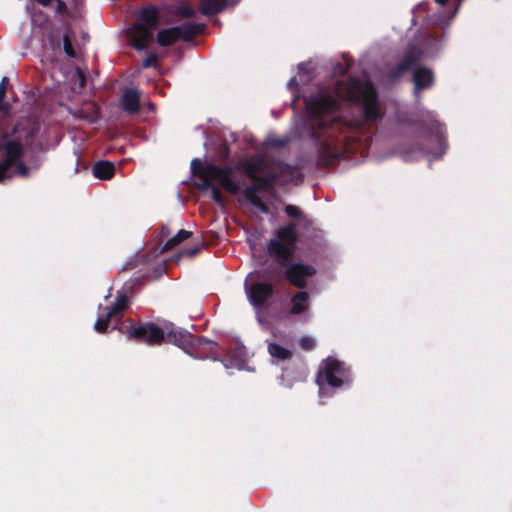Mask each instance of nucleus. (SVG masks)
<instances>
[{
  "mask_svg": "<svg viewBox=\"0 0 512 512\" xmlns=\"http://www.w3.org/2000/svg\"><path fill=\"white\" fill-rule=\"evenodd\" d=\"M360 106L364 121L374 124L383 118L376 88L370 81L350 77L347 81H337L334 94L320 91L306 101L309 116L310 135L318 141L317 164L322 167L334 165L345 152V133L349 125L336 115L341 102Z\"/></svg>",
  "mask_w": 512,
  "mask_h": 512,
  "instance_id": "1",
  "label": "nucleus"
},
{
  "mask_svg": "<svg viewBox=\"0 0 512 512\" xmlns=\"http://www.w3.org/2000/svg\"><path fill=\"white\" fill-rule=\"evenodd\" d=\"M191 172L201 180L196 183V187L202 191L210 189L212 200L221 206L225 204V198L214 182H218L224 190L232 195H237L240 192L238 184L232 178L233 168L231 166L221 167L214 163H202L198 158H194L191 161Z\"/></svg>",
  "mask_w": 512,
  "mask_h": 512,
  "instance_id": "2",
  "label": "nucleus"
},
{
  "mask_svg": "<svg viewBox=\"0 0 512 512\" xmlns=\"http://www.w3.org/2000/svg\"><path fill=\"white\" fill-rule=\"evenodd\" d=\"M297 225L294 222L280 227L276 231V239H270L267 243V251L279 265H285L292 259L295 252L298 235Z\"/></svg>",
  "mask_w": 512,
  "mask_h": 512,
  "instance_id": "3",
  "label": "nucleus"
},
{
  "mask_svg": "<svg viewBox=\"0 0 512 512\" xmlns=\"http://www.w3.org/2000/svg\"><path fill=\"white\" fill-rule=\"evenodd\" d=\"M316 382L320 391L323 390L324 385L333 389L349 386L352 382L351 369L344 362L334 357H327L319 367Z\"/></svg>",
  "mask_w": 512,
  "mask_h": 512,
  "instance_id": "4",
  "label": "nucleus"
},
{
  "mask_svg": "<svg viewBox=\"0 0 512 512\" xmlns=\"http://www.w3.org/2000/svg\"><path fill=\"white\" fill-rule=\"evenodd\" d=\"M120 330L126 334L129 340L145 343L149 346H159L166 339L164 324L159 326L154 322H143L137 325L132 319H128Z\"/></svg>",
  "mask_w": 512,
  "mask_h": 512,
  "instance_id": "5",
  "label": "nucleus"
},
{
  "mask_svg": "<svg viewBox=\"0 0 512 512\" xmlns=\"http://www.w3.org/2000/svg\"><path fill=\"white\" fill-rule=\"evenodd\" d=\"M180 243V240L175 235L174 237L170 238L165 242V244L161 247L159 252H157V250L155 249L149 252L148 254H136L133 257H131L120 269V272L138 269V272H140L141 274L135 278V281L136 283H142L146 278L149 277L148 267L150 265L151 260L156 258L158 254L165 253L173 249Z\"/></svg>",
  "mask_w": 512,
  "mask_h": 512,
  "instance_id": "6",
  "label": "nucleus"
},
{
  "mask_svg": "<svg viewBox=\"0 0 512 512\" xmlns=\"http://www.w3.org/2000/svg\"><path fill=\"white\" fill-rule=\"evenodd\" d=\"M8 122L0 123V137L6 140L14 137L13 140L19 141L23 146L31 147L35 137L40 131V124L29 118H22L13 126L11 131L5 129Z\"/></svg>",
  "mask_w": 512,
  "mask_h": 512,
  "instance_id": "7",
  "label": "nucleus"
},
{
  "mask_svg": "<svg viewBox=\"0 0 512 512\" xmlns=\"http://www.w3.org/2000/svg\"><path fill=\"white\" fill-rule=\"evenodd\" d=\"M0 149L3 150L4 159L0 161V183L11 178L9 170L20 161L24 155V146L19 141L13 139L3 140Z\"/></svg>",
  "mask_w": 512,
  "mask_h": 512,
  "instance_id": "8",
  "label": "nucleus"
},
{
  "mask_svg": "<svg viewBox=\"0 0 512 512\" xmlns=\"http://www.w3.org/2000/svg\"><path fill=\"white\" fill-rule=\"evenodd\" d=\"M280 266L285 267L284 276L286 280L298 289H305L307 287V280L317 273L313 265L291 262V260H288V263L285 265Z\"/></svg>",
  "mask_w": 512,
  "mask_h": 512,
  "instance_id": "9",
  "label": "nucleus"
},
{
  "mask_svg": "<svg viewBox=\"0 0 512 512\" xmlns=\"http://www.w3.org/2000/svg\"><path fill=\"white\" fill-rule=\"evenodd\" d=\"M165 341L172 343L184 351H189L200 345L201 338L185 329L175 326L171 322H164Z\"/></svg>",
  "mask_w": 512,
  "mask_h": 512,
  "instance_id": "10",
  "label": "nucleus"
},
{
  "mask_svg": "<svg viewBox=\"0 0 512 512\" xmlns=\"http://www.w3.org/2000/svg\"><path fill=\"white\" fill-rule=\"evenodd\" d=\"M308 371L302 358H297L282 368L281 380L283 384L291 388L294 383L306 380Z\"/></svg>",
  "mask_w": 512,
  "mask_h": 512,
  "instance_id": "11",
  "label": "nucleus"
},
{
  "mask_svg": "<svg viewBox=\"0 0 512 512\" xmlns=\"http://www.w3.org/2000/svg\"><path fill=\"white\" fill-rule=\"evenodd\" d=\"M274 294V286L268 282H255L247 290V297L254 308L263 307Z\"/></svg>",
  "mask_w": 512,
  "mask_h": 512,
  "instance_id": "12",
  "label": "nucleus"
},
{
  "mask_svg": "<svg viewBox=\"0 0 512 512\" xmlns=\"http://www.w3.org/2000/svg\"><path fill=\"white\" fill-rule=\"evenodd\" d=\"M248 355L246 347L243 344L237 343L230 347L220 359L221 363L226 369L243 370L247 365Z\"/></svg>",
  "mask_w": 512,
  "mask_h": 512,
  "instance_id": "13",
  "label": "nucleus"
},
{
  "mask_svg": "<svg viewBox=\"0 0 512 512\" xmlns=\"http://www.w3.org/2000/svg\"><path fill=\"white\" fill-rule=\"evenodd\" d=\"M128 35L131 46L137 51L146 49L153 40L152 32L141 24H133L128 30Z\"/></svg>",
  "mask_w": 512,
  "mask_h": 512,
  "instance_id": "14",
  "label": "nucleus"
},
{
  "mask_svg": "<svg viewBox=\"0 0 512 512\" xmlns=\"http://www.w3.org/2000/svg\"><path fill=\"white\" fill-rule=\"evenodd\" d=\"M277 180L278 174L275 172H269L266 175L258 174L252 184L242 190V194H259L261 191H273Z\"/></svg>",
  "mask_w": 512,
  "mask_h": 512,
  "instance_id": "15",
  "label": "nucleus"
},
{
  "mask_svg": "<svg viewBox=\"0 0 512 512\" xmlns=\"http://www.w3.org/2000/svg\"><path fill=\"white\" fill-rule=\"evenodd\" d=\"M435 82V75L432 69L419 66L413 72L414 92L431 88Z\"/></svg>",
  "mask_w": 512,
  "mask_h": 512,
  "instance_id": "16",
  "label": "nucleus"
},
{
  "mask_svg": "<svg viewBox=\"0 0 512 512\" xmlns=\"http://www.w3.org/2000/svg\"><path fill=\"white\" fill-rule=\"evenodd\" d=\"M159 21V9L154 5H150L141 8L138 14V21H136L134 24H141L144 27H147L150 32H152L158 27Z\"/></svg>",
  "mask_w": 512,
  "mask_h": 512,
  "instance_id": "17",
  "label": "nucleus"
},
{
  "mask_svg": "<svg viewBox=\"0 0 512 512\" xmlns=\"http://www.w3.org/2000/svg\"><path fill=\"white\" fill-rule=\"evenodd\" d=\"M120 106L128 114H136L140 109V93L135 88L126 90L121 99Z\"/></svg>",
  "mask_w": 512,
  "mask_h": 512,
  "instance_id": "18",
  "label": "nucleus"
},
{
  "mask_svg": "<svg viewBox=\"0 0 512 512\" xmlns=\"http://www.w3.org/2000/svg\"><path fill=\"white\" fill-rule=\"evenodd\" d=\"M175 28H178L179 39L190 42L205 30L206 25L204 23L184 22L179 26H175Z\"/></svg>",
  "mask_w": 512,
  "mask_h": 512,
  "instance_id": "19",
  "label": "nucleus"
},
{
  "mask_svg": "<svg viewBox=\"0 0 512 512\" xmlns=\"http://www.w3.org/2000/svg\"><path fill=\"white\" fill-rule=\"evenodd\" d=\"M309 299V294L305 291L295 293L291 297V308L289 313L291 315H300L306 312L310 307Z\"/></svg>",
  "mask_w": 512,
  "mask_h": 512,
  "instance_id": "20",
  "label": "nucleus"
},
{
  "mask_svg": "<svg viewBox=\"0 0 512 512\" xmlns=\"http://www.w3.org/2000/svg\"><path fill=\"white\" fill-rule=\"evenodd\" d=\"M228 0H200L199 11L205 16L221 13L227 6Z\"/></svg>",
  "mask_w": 512,
  "mask_h": 512,
  "instance_id": "21",
  "label": "nucleus"
},
{
  "mask_svg": "<svg viewBox=\"0 0 512 512\" xmlns=\"http://www.w3.org/2000/svg\"><path fill=\"white\" fill-rule=\"evenodd\" d=\"M69 112L75 119L85 120L90 124L99 120V107L95 103H91L87 109H71Z\"/></svg>",
  "mask_w": 512,
  "mask_h": 512,
  "instance_id": "22",
  "label": "nucleus"
},
{
  "mask_svg": "<svg viewBox=\"0 0 512 512\" xmlns=\"http://www.w3.org/2000/svg\"><path fill=\"white\" fill-rule=\"evenodd\" d=\"M93 176L100 180H109L115 175V165L107 160L96 162L92 169Z\"/></svg>",
  "mask_w": 512,
  "mask_h": 512,
  "instance_id": "23",
  "label": "nucleus"
},
{
  "mask_svg": "<svg viewBox=\"0 0 512 512\" xmlns=\"http://www.w3.org/2000/svg\"><path fill=\"white\" fill-rule=\"evenodd\" d=\"M423 57L421 48L412 45L403 54L400 63L409 71L412 66L418 63Z\"/></svg>",
  "mask_w": 512,
  "mask_h": 512,
  "instance_id": "24",
  "label": "nucleus"
},
{
  "mask_svg": "<svg viewBox=\"0 0 512 512\" xmlns=\"http://www.w3.org/2000/svg\"><path fill=\"white\" fill-rule=\"evenodd\" d=\"M178 28L170 27L162 29L157 33L156 40L161 47H169L179 40Z\"/></svg>",
  "mask_w": 512,
  "mask_h": 512,
  "instance_id": "25",
  "label": "nucleus"
},
{
  "mask_svg": "<svg viewBox=\"0 0 512 512\" xmlns=\"http://www.w3.org/2000/svg\"><path fill=\"white\" fill-rule=\"evenodd\" d=\"M429 134L435 138L440 149L439 154H443L447 148L445 126L438 121H435L431 125Z\"/></svg>",
  "mask_w": 512,
  "mask_h": 512,
  "instance_id": "26",
  "label": "nucleus"
},
{
  "mask_svg": "<svg viewBox=\"0 0 512 512\" xmlns=\"http://www.w3.org/2000/svg\"><path fill=\"white\" fill-rule=\"evenodd\" d=\"M129 303L128 297L125 293H119L116 297V301L111 305V307L107 308L110 311V314H113L117 317V320L121 319L123 316L124 310L127 308Z\"/></svg>",
  "mask_w": 512,
  "mask_h": 512,
  "instance_id": "27",
  "label": "nucleus"
},
{
  "mask_svg": "<svg viewBox=\"0 0 512 512\" xmlns=\"http://www.w3.org/2000/svg\"><path fill=\"white\" fill-rule=\"evenodd\" d=\"M268 353L271 357L281 361L290 360L293 356V352L291 350L277 343L268 344Z\"/></svg>",
  "mask_w": 512,
  "mask_h": 512,
  "instance_id": "28",
  "label": "nucleus"
},
{
  "mask_svg": "<svg viewBox=\"0 0 512 512\" xmlns=\"http://www.w3.org/2000/svg\"><path fill=\"white\" fill-rule=\"evenodd\" d=\"M113 320H117V317L110 314V311L107 310L105 315L98 317L94 324V328L98 333H107L108 327Z\"/></svg>",
  "mask_w": 512,
  "mask_h": 512,
  "instance_id": "29",
  "label": "nucleus"
},
{
  "mask_svg": "<svg viewBox=\"0 0 512 512\" xmlns=\"http://www.w3.org/2000/svg\"><path fill=\"white\" fill-rule=\"evenodd\" d=\"M244 199L249 202L253 207L261 211L263 214L269 213V207L261 199L259 194H242Z\"/></svg>",
  "mask_w": 512,
  "mask_h": 512,
  "instance_id": "30",
  "label": "nucleus"
},
{
  "mask_svg": "<svg viewBox=\"0 0 512 512\" xmlns=\"http://www.w3.org/2000/svg\"><path fill=\"white\" fill-rule=\"evenodd\" d=\"M406 72H408V70L399 62L397 65L388 69L385 76L390 83H396Z\"/></svg>",
  "mask_w": 512,
  "mask_h": 512,
  "instance_id": "31",
  "label": "nucleus"
},
{
  "mask_svg": "<svg viewBox=\"0 0 512 512\" xmlns=\"http://www.w3.org/2000/svg\"><path fill=\"white\" fill-rule=\"evenodd\" d=\"M290 142L288 137H276V136H268L264 141V146L268 149H279L283 148Z\"/></svg>",
  "mask_w": 512,
  "mask_h": 512,
  "instance_id": "32",
  "label": "nucleus"
},
{
  "mask_svg": "<svg viewBox=\"0 0 512 512\" xmlns=\"http://www.w3.org/2000/svg\"><path fill=\"white\" fill-rule=\"evenodd\" d=\"M6 94L3 89H0V123L10 121V105L5 102Z\"/></svg>",
  "mask_w": 512,
  "mask_h": 512,
  "instance_id": "33",
  "label": "nucleus"
},
{
  "mask_svg": "<svg viewBox=\"0 0 512 512\" xmlns=\"http://www.w3.org/2000/svg\"><path fill=\"white\" fill-rule=\"evenodd\" d=\"M175 13L183 19L194 18L196 15V11L185 2L176 7Z\"/></svg>",
  "mask_w": 512,
  "mask_h": 512,
  "instance_id": "34",
  "label": "nucleus"
},
{
  "mask_svg": "<svg viewBox=\"0 0 512 512\" xmlns=\"http://www.w3.org/2000/svg\"><path fill=\"white\" fill-rule=\"evenodd\" d=\"M261 168V162H249L244 169V173L247 178L253 182V180L258 176V172Z\"/></svg>",
  "mask_w": 512,
  "mask_h": 512,
  "instance_id": "35",
  "label": "nucleus"
},
{
  "mask_svg": "<svg viewBox=\"0 0 512 512\" xmlns=\"http://www.w3.org/2000/svg\"><path fill=\"white\" fill-rule=\"evenodd\" d=\"M63 49H64V52L67 56H69L70 58H76L77 54H76V50L74 49V47L72 46V43H71V31H67L66 33H64L63 35Z\"/></svg>",
  "mask_w": 512,
  "mask_h": 512,
  "instance_id": "36",
  "label": "nucleus"
},
{
  "mask_svg": "<svg viewBox=\"0 0 512 512\" xmlns=\"http://www.w3.org/2000/svg\"><path fill=\"white\" fill-rule=\"evenodd\" d=\"M55 14L61 19L69 15V9L64 0H55Z\"/></svg>",
  "mask_w": 512,
  "mask_h": 512,
  "instance_id": "37",
  "label": "nucleus"
},
{
  "mask_svg": "<svg viewBox=\"0 0 512 512\" xmlns=\"http://www.w3.org/2000/svg\"><path fill=\"white\" fill-rule=\"evenodd\" d=\"M205 243L204 242H200L198 243L197 245L193 246V247H190V248H187V249H183L181 254L182 255H186L190 258L192 257H195L196 255L199 254V252L205 247Z\"/></svg>",
  "mask_w": 512,
  "mask_h": 512,
  "instance_id": "38",
  "label": "nucleus"
},
{
  "mask_svg": "<svg viewBox=\"0 0 512 512\" xmlns=\"http://www.w3.org/2000/svg\"><path fill=\"white\" fill-rule=\"evenodd\" d=\"M299 345H300L301 349H303L305 351H311V350H313L315 348L316 343H315V340L312 337L303 336L299 340Z\"/></svg>",
  "mask_w": 512,
  "mask_h": 512,
  "instance_id": "39",
  "label": "nucleus"
},
{
  "mask_svg": "<svg viewBox=\"0 0 512 512\" xmlns=\"http://www.w3.org/2000/svg\"><path fill=\"white\" fill-rule=\"evenodd\" d=\"M284 211L289 217L296 218V219H299L302 217V212L297 206L288 204L285 206Z\"/></svg>",
  "mask_w": 512,
  "mask_h": 512,
  "instance_id": "40",
  "label": "nucleus"
},
{
  "mask_svg": "<svg viewBox=\"0 0 512 512\" xmlns=\"http://www.w3.org/2000/svg\"><path fill=\"white\" fill-rule=\"evenodd\" d=\"M158 62V56L155 53H150L146 56V58L142 62V67L147 69L150 67H155Z\"/></svg>",
  "mask_w": 512,
  "mask_h": 512,
  "instance_id": "41",
  "label": "nucleus"
},
{
  "mask_svg": "<svg viewBox=\"0 0 512 512\" xmlns=\"http://www.w3.org/2000/svg\"><path fill=\"white\" fill-rule=\"evenodd\" d=\"M16 167L15 173L21 177L27 178L29 176V168L21 160L16 162L13 166Z\"/></svg>",
  "mask_w": 512,
  "mask_h": 512,
  "instance_id": "42",
  "label": "nucleus"
},
{
  "mask_svg": "<svg viewBox=\"0 0 512 512\" xmlns=\"http://www.w3.org/2000/svg\"><path fill=\"white\" fill-rule=\"evenodd\" d=\"M279 172L283 175H292L294 172V168L286 163H282L279 165Z\"/></svg>",
  "mask_w": 512,
  "mask_h": 512,
  "instance_id": "43",
  "label": "nucleus"
},
{
  "mask_svg": "<svg viewBox=\"0 0 512 512\" xmlns=\"http://www.w3.org/2000/svg\"><path fill=\"white\" fill-rule=\"evenodd\" d=\"M38 17L43 18V22H48V16L42 10L34 11L32 13V15H31L32 22L36 24Z\"/></svg>",
  "mask_w": 512,
  "mask_h": 512,
  "instance_id": "44",
  "label": "nucleus"
},
{
  "mask_svg": "<svg viewBox=\"0 0 512 512\" xmlns=\"http://www.w3.org/2000/svg\"><path fill=\"white\" fill-rule=\"evenodd\" d=\"M76 77L79 81L80 88H84L86 85V74L81 69L76 70Z\"/></svg>",
  "mask_w": 512,
  "mask_h": 512,
  "instance_id": "45",
  "label": "nucleus"
},
{
  "mask_svg": "<svg viewBox=\"0 0 512 512\" xmlns=\"http://www.w3.org/2000/svg\"><path fill=\"white\" fill-rule=\"evenodd\" d=\"M176 236L180 240V242H183L184 240H186V239H188V238H190L192 236V232L184 230V229H181V230L178 231Z\"/></svg>",
  "mask_w": 512,
  "mask_h": 512,
  "instance_id": "46",
  "label": "nucleus"
},
{
  "mask_svg": "<svg viewBox=\"0 0 512 512\" xmlns=\"http://www.w3.org/2000/svg\"><path fill=\"white\" fill-rule=\"evenodd\" d=\"M9 84V78L4 76L0 82V89H3L7 93V87Z\"/></svg>",
  "mask_w": 512,
  "mask_h": 512,
  "instance_id": "47",
  "label": "nucleus"
},
{
  "mask_svg": "<svg viewBox=\"0 0 512 512\" xmlns=\"http://www.w3.org/2000/svg\"><path fill=\"white\" fill-rule=\"evenodd\" d=\"M297 86H298V84H297L296 79H295V78H292V79L289 81V87L293 89L294 87H295V88H297Z\"/></svg>",
  "mask_w": 512,
  "mask_h": 512,
  "instance_id": "48",
  "label": "nucleus"
},
{
  "mask_svg": "<svg viewBox=\"0 0 512 512\" xmlns=\"http://www.w3.org/2000/svg\"><path fill=\"white\" fill-rule=\"evenodd\" d=\"M275 270V267L270 265L266 268V270L264 271L265 274H269V273H272L273 271Z\"/></svg>",
  "mask_w": 512,
  "mask_h": 512,
  "instance_id": "49",
  "label": "nucleus"
},
{
  "mask_svg": "<svg viewBox=\"0 0 512 512\" xmlns=\"http://www.w3.org/2000/svg\"><path fill=\"white\" fill-rule=\"evenodd\" d=\"M434 1L440 5H445L448 2V0H434Z\"/></svg>",
  "mask_w": 512,
  "mask_h": 512,
  "instance_id": "50",
  "label": "nucleus"
},
{
  "mask_svg": "<svg viewBox=\"0 0 512 512\" xmlns=\"http://www.w3.org/2000/svg\"><path fill=\"white\" fill-rule=\"evenodd\" d=\"M349 68H350V65H347L346 68L342 69L341 74L345 75L347 73V71L349 70Z\"/></svg>",
  "mask_w": 512,
  "mask_h": 512,
  "instance_id": "51",
  "label": "nucleus"
},
{
  "mask_svg": "<svg viewBox=\"0 0 512 512\" xmlns=\"http://www.w3.org/2000/svg\"><path fill=\"white\" fill-rule=\"evenodd\" d=\"M462 1H463V0H458V2H459V3H458V5H460V3H461ZM458 8H459V6H457V7H456V9H455V13L457 12Z\"/></svg>",
  "mask_w": 512,
  "mask_h": 512,
  "instance_id": "52",
  "label": "nucleus"
},
{
  "mask_svg": "<svg viewBox=\"0 0 512 512\" xmlns=\"http://www.w3.org/2000/svg\"><path fill=\"white\" fill-rule=\"evenodd\" d=\"M229 148H226V157L228 156Z\"/></svg>",
  "mask_w": 512,
  "mask_h": 512,
  "instance_id": "53",
  "label": "nucleus"
},
{
  "mask_svg": "<svg viewBox=\"0 0 512 512\" xmlns=\"http://www.w3.org/2000/svg\"><path fill=\"white\" fill-rule=\"evenodd\" d=\"M166 230V227L165 226H162V231L164 232Z\"/></svg>",
  "mask_w": 512,
  "mask_h": 512,
  "instance_id": "54",
  "label": "nucleus"
}]
</instances>
